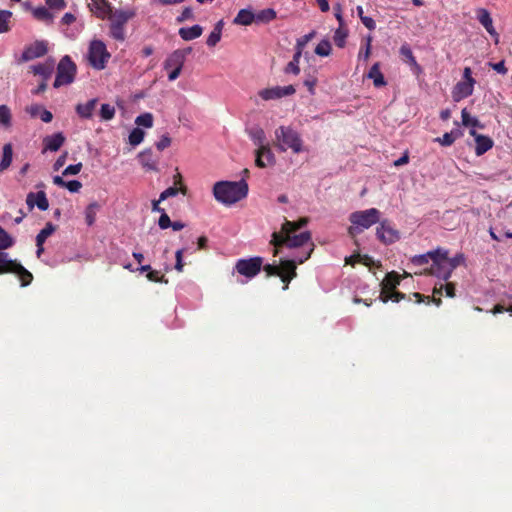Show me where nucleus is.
<instances>
[{"mask_svg":"<svg viewBox=\"0 0 512 512\" xmlns=\"http://www.w3.org/2000/svg\"><path fill=\"white\" fill-rule=\"evenodd\" d=\"M248 184L245 179L240 181H219L214 184L213 195L215 199L225 205H232L248 194Z\"/></svg>","mask_w":512,"mask_h":512,"instance_id":"obj_1","label":"nucleus"},{"mask_svg":"<svg viewBox=\"0 0 512 512\" xmlns=\"http://www.w3.org/2000/svg\"><path fill=\"white\" fill-rule=\"evenodd\" d=\"M381 212L376 208L355 211L350 214L349 221L351 226L348 228V234L352 238L369 229L376 223L380 222Z\"/></svg>","mask_w":512,"mask_h":512,"instance_id":"obj_2","label":"nucleus"},{"mask_svg":"<svg viewBox=\"0 0 512 512\" xmlns=\"http://www.w3.org/2000/svg\"><path fill=\"white\" fill-rule=\"evenodd\" d=\"M274 145L281 152L291 149L293 153L299 154L303 151V140L291 126L282 125L275 130Z\"/></svg>","mask_w":512,"mask_h":512,"instance_id":"obj_3","label":"nucleus"},{"mask_svg":"<svg viewBox=\"0 0 512 512\" xmlns=\"http://www.w3.org/2000/svg\"><path fill=\"white\" fill-rule=\"evenodd\" d=\"M311 243V233L304 231L300 234L282 235V233L273 232L271 235L270 244L274 246L273 256H277L279 248L286 246L289 248L302 247L305 244Z\"/></svg>","mask_w":512,"mask_h":512,"instance_id":"obj_4","label":"nucleus"},{"mask_svg":"<svg viewBox=\"0 0 512 512\" xmlns=\"http://www.w3.org/2000/svg\"><path fill=\"white\" fill-rule=\"evenodd\" d=\"M7 273L17 275L22 287L30 285L33 280L32 273L20 262L10 259L8 253L0 251V274Z\"/></svg>","mask_w":512,"mask_h":512,"instance_id":"obj_5","label":"nucleus"},{"mask_svg":"<svg viewBox=\"0 0 512 512\" xmlns=\"http://www.w3.org/2000/svg\"><path fill=\"white\" fill-rule=\"evenodd\" d=\"M76 75V65L70 56H64L57 66L56 78L53 86L59 88L63 85L71 84Z\"/></svg>","mask_w":512,"mask_h":512,"instance_id":"obj_6","label":"nucleus"},{"mask_svg":"<svg viewBox=\"0 0 512 512\" xmlns=\"http://www.w3.org/2000/svg\"><path fill=\"white\" fill-rule=\"evenodd\" d=\"M447 254L448 251L445 249H436V256L433 258L431 267L427 270L430 275L444 281H447L452 275L451 269H448L449 263L445 260Z\"/></svg>","mask_w":512,"mask_h":512,"instance_id":"obj_7","label":"nucleus"},{"mask_svg":"<svg viewBox=\"0 0 512 512\" xmlns=\"http://www.w3.org/2000/svg\"><path fill=\"white\" fill-rule=\"evenodd\" d=\"M109 57L110 54L107 52L106 46L102 41L94 40L91 42L88 59L94 68L98 70L104 69Z\"/></svg>","mask_w":512,"mask_h":512,"instance_id":"obj_8","label":"nucleus"},{"mask_svg":"<svg viewBox=\"0 0 512 512\" xmlns=\"http://www.w3.org/2000/svg\"><path fill=\"white\" fill-rule=\"evenodd\" d=\"M263 264V259L259 256L249 259H239L236 262L235 270L247 278L255 277L260 271Z\"/></svg>","mask_w":512,"mask_h":512,"instance_id":"obj_9","label":"nucleus"},{"mask_svg":"<svg viewBox=\"0 0 512 512\" xmlns=\"http://www.w3.org/2000/svg\"><path fill=\"white\" fill-rule=\"evenodd\" d=\"M376 236L383 244L390 245L400 239V232L392 226L389 220L385 219L380 220L379 226L376 228Z\"/></svg>","mask_w":512,"mask_h":512,"instance_id":"obj_10","label":"nucleus"},{"mask_svg":"<svg viewBox=\"0 0 512 512\" xmlns=\"http://www.w3.org/2000/svg\"><path fill=\"white\" fill-rule=\"evenodd\" d=\"M295 92V87L293 85H288L285 87L275 86L271 88H265L260 90L258 94L263 100L268 101L290 96L295 94Z\"/></svg>","mask_w":512,"mask_h":512,"instance_id":"obj_11","label":"nucleus"},{"mask_svg":"<svg viewBox=\"0 0 512 512\" xmlns=\"http://www.w3.org/2000/svg\"><path fill=\"white\" fill-rule=\"evenodd\" d=\"M47 51L48 47L45 41H35L24 49L21 55V61L27 62L35 58L42 57L47 53Z\"/></svg>","mask_w":512,"mask_h":512,"instance_id":"obj_12","label":"nucleus"},{"mask_svg":"<svg viewBox=\"0 0 512 512\" xmlns=\"http://www.w3.org/2000/svg\"><path fill=\"white\" fill-rule=\"evenodd\" d=\"M192 51L191 48L177 49L173 51L164 62V69L169 70L170 68L182 69L186 56Z\"/></svg>","mask_w":512,"mask_h":512,"instance_id":"obj_13","label":"nucleus"},{"mask_svg":"<svg viewBox=\"0 0 512 512\" xmlns=\"http://www.w3.org/2000/svg\"><path fill=\"white\" fill-rule=\"evenodd\" d=\"M476 81L471 80L470 82L460 81L452 90V98L455 102H459L464 98H467L473 94L474 85Z\"/></svg>","mask_w":512,"mask_h":512,"instance_id":"obj_14","label":"nucleus"},{"mask_svg":"<svg viewBox=\"0 0 512 512\" xmlns=\"http://www.w3.org/2000/svg\"><path fill=\"white\" fill-rule=\"evenodd\" d=\"M26 204L30 210H32L34 206H37L41 211H46L49 207V202L44 191L28 193L26 197Z\"/></svg>","mask_w":512,"mask_h":512,"instance_id":"obj_15","label":"nucleus"},{"mask_svg":"<svg viewBox=\"0 0 512 512\" xmlns=\"http://www.w3.org/2000/svg\"><path fill=\"white\" fill-rule=\"evenodd\" d=\"M90 11L97 18L105 19L111 14L112 7L108 0H91L88 4Z\"/></svg>","mask_w":512,"mask_h":512,"instance_id":"obj_16","label":"nucleus"},{"mask_svg":"<svg viewBox=\"0 0 512 512\" xmlns=\"http://www.w3.org/2000/svg\"><path fill=\"white\" fill-rule=\"evenodd\" d=\"M275 161L274 154L272 153L270 147L268 145L264 147H259L256 150V159L255 164L259 168H264L268 165L273 164Z\"/></svg>","mask_w":512,"mask_h":512,"instance_id":"obj_17","label":"nucleus"},{"mask_svg":"<svg viewBox=\"0 0 512 512\" xmlns=\"http://www.w3.org/2000/svg\"><path fill=\"white\" fill-rule=\"evenodd\" d=\"M174 184H175V186L167 188L160 194V200H166L169 197L176 196L178 193H182L183 195H186L187 187L185 185H183L182 176L180 173H177L174 176Z\"/></svg>","mask_w":512,"mask_h":512,"instance_id":"obj_18","label":"nucleus"},{"mask_svg":"<svg viewBox=\"0 0 512 512\" xmlns=\"http://www.w3.org/2000/svg\"><path fill=\"white\" fill-rule=\"evenodd\" d=\"M65 142V136L62 132L46 136L43 139L44 151L56 152Z\"/></svg>","mask_w":512,"mask_h":512,"instance_id":"obj_19","label":"nucleus"},{"mask_svg":"<svg viewBox=\"0 0 512 512\" xmlns=\"http://www.w3.org/2000/svg\"><path fill=\"white\" fill-rule=\"evenodd\" d=\"M54 60L48 59L42 64L31 66V70L35 75H39L43 80H48L54 71Z\"/></svg>","mask_w":512,"mask_h":512,"instance_id":"obj_20","label":"nucleus"},{"mask_svg":"<svg viewBox=\"0 0 512 512\" xmlns=\"http://www.w3.org/2000/svg\"><path fill=\"white\" fill-rule=\"evenodd\" d=\"M26 112L33 118L39 117L45 123H49L53 119L52 113L39 104L28 106Z\"/></svg>","mask_w":512,"mask_h":512,"instance_id":"obj_21","label":"nucleus"},{"mask_svg":"<svg viewBox=\"0 0 512 512\" xmlns=\"http://www.w3.org/2000/svg\"><path fill=\"white\" fill-rule=\"evenodd\" d=\"M135 16V12L131 9L128 10H116L111 11V14L108 16L111 20V23L125 26V24Z\"/></svg>","mask_w":512,"mask_h":512,"instance_id":"obj_22","label":"nucleus"},{"mask_svg":"<svg viewBox=\"0 0 512 512\" xmlns=\"http://www.w3.org/2000/svg\"><path fill=\"white\" fill-rule=\"evenodd\" d=\"M477 18L491 36L498 37V34L493 26V20L488 10L484 8L479 9L477 11Z\"/></svg>","mask_w":512,"mask_h":512,"instance_id":"obj_23","label":"nucleus"},{"mask_svg":"<svg viewBox=\"0 0 512 512\" xmlns=\"http://www.w3.org/2000/svg\"><path fill=\"white\" fill-rule=\"evenodd\" d=\"M139 162L141 165L150 171L157 170L158 160L155 159L153 152L151 149H147L139 153L138 155Z\"/></svg>","mask_w":512,"mask_h":512,"instance_id":"obj_24","label":"nucleus"},{"mask_svg":"<svg viewBox=\"0 0 512 512\" xmlns=\"http://www.w3.org/2000/svg\"><path fill=\"white\" fill-rule=\"evenodd\" d=\"M400 284V277L396 272H389L381 282V293L386 294L389 291L395 290Z\"/></svg>","mask_w":512,"mask_h":512,"instance_id":"obj_25","label":"nucleus"},{"mask_svg":"<svg viewBox=\"0 0 512 512\" xmlns=\"http://www.w3.org/2000/svg\"><path fill=\"white\" fill-rule=\"evenodd\" d=\"M445 290L447 297H454L455 296V285L452 282H448L445 285H441L440 288H434L433 290V302L439 306L441 304V298L442 290Z\"/></svg>","mask_w":512,"mask_h":512,"instance_id":"obj_26","label":"nucleus"},{"mask_svg":"<svg viewBox=\"0 0 512 512\" xmlns=\"http://www.w3.org/2000/svg\"><path fill=\"white\" fill-rule=\"evenodd\" d=\"M476 147L475 153L477 156H481L493 147V140L485 135L476 136Z\"/></svg>","mask_w":512,"mask_h":512,"instance_id":"obj_27","label":"nucleus"},{"mask_svg":"<svg viewBox=\"0 0 512 512\" xmlns=\"http://www.w3.org/2000/svg\"><path fill=\"white\" fill-rule=\"evenodd\" d=\"M203 28L196 24L192 27H182L179 29L180 37L185 41H190L201 36Z\"/></svg>","mask_w":512,"mask_h":512,"instance_id":"obj_28","label":"nucleus"},{"mask_svg":"<svg viewBox=\"0 0 512 512\" xmlns=\"http://www.w3.org/2000/svg\"><path fill=\"white\" fill-rule=\"evenodd\" d=\"M13 159V147L11 143H6L2 149V159L0 161V173L6 171Z\"/></svg>","mask_w":512,"mask_h":512,"instance_id":"obj_29","label":"nucleus"},{"mask_svg":"<svg viewBox=\"0 0 512 512\" xmlns=\"http://www.w3.org/2000/svg\"><path fill=\"white\" fill-rule=\"evenodd\" d=\"M96 104L97 99H91L85 104H78L76 106V112L80 117L89 119L92 117Z\"/></svg>","mask_w":512,"mask_h":512,"instance_id":"obj_30","label":"nucleus"},{"mask_svg":"<svg viewBox=\"0 0 512 512\" xmlns=\"http://www.w3.org/2000/svg\"><path fill=\"white\" fill-rule=\"evenodd\" d=\"M255 21V14L248 9H241L233 20L237 25H250Z\"/></svg>","mask_w":512,"mask_h":512,"instance_id":"obj_31","label":"nucleus"},{"mask_svg":"<svg viewBox=\"0 0 512 512\" xmlns=\"http://www.w3.org/2000/svg\"><path fill=\"white\" fill-rule=\"evenodd\" d=\"M368 78L373 80V84L375 87H382L386 85V81L382 72L380 71V64L377 62L373 64L368 72Z\"/></svg>","mask_w":512,"mask_h":512,"instance_id":"obj_32","label":"nucleus"},{"mask_svg":"<svg viewBox=\"0 0 512 512\" xmlns=\"http://www.w3.org/2000/svg\"><path fill=\"white\" fill-rule=\"evenodd\" d=\"M223 25V20H220L215 24L213 31L209 34L206 40V44L209 47L216 46L218 42L221 40Z\"/></svg>","mask_w":512,"mask_h":512,"instance_id":"obj_33","label":"nucleus"},{"mask_svg":"<svg viewBox=\"0 0 512 512\" xmlns=\"http://www.w3.org/2000/svg\"><path fill=\"white\" fill-rule=\"evenodd\" d=\"M349 30L346 25H339L334 32L333 40L337 47L343 48L346 45Z\"/></svg>","mask_w":512,"mask_h":512,"instance_id":"obj_34","label":"nucleus"},{"mask_svg":"<svg viewBox=\"0 0 512 512\" xmlns=\"http://www.w3.org/2000/svg\"><path fill=\"white\" fill-rule=\"evenodd\" d=\"M462 136V132L459 128L453 129L450 132L443 134L442 137L436 138L435 141L439 142L442 146L452 145L456 139Z\"/></svg>","mask_w":512,"mask_h":512,"instance_id":"obj_35","label":"nucleus"},{"mask_svg":"<svg viewBox=\"0 0 512 512\" xmlns=\"http://www.w3.org/2000/svg\"><path fill=\"white\" fill-rule=\"evenodd\" d=\"M301 56H302V53L300 51L295 50L292 60L284 68V72L286 74L291 73L294 75H298L300 73L299 62H300Z\"/></svg>","mask_w":512,"mask_h":512,"instance_id":"obj_36","label":"nucleus"},{"mask_svg":"<svg viewBox=\"0 0 512 512\" xmlns=\"http://www.w3.org/2000/svg\"><path fill=\"white\" fill-rule=\"evenodd\" d=\"M35 19L50 24L53 22V14L46 7H37L33 10Z\"/></svg>","mask_w":512,"mask_h":512,"instance_id":"obj_37","label":"nucleus"},{"mask_svg":"<svg viewBox=\"0 0 512 512\" xmlns=\"http://www.w3.org/2000/svg\"><path fill=\"white\" fill-rule=\"evenodd\" d=\"M276 18V11L272 8H267L259 11L255 14V22L257 23H269Z\"/></svg>","mask_w":512,"mask_h":512,"instance_id":"obj_38","label":"nucleus"},{"mask_svg":"<svg viewBox=\"0 0 512 512\" xmlns=\"http://www.w3.org/2000/svg\"><path fill=\"white\" fill-rule=\"evenodd\" d=\"M56 230V226L51 222H47L45 227L37 234L36 243L44 244L46 239L51 236Z\"/></svg>","mask_w":512,"mask_h":512,"instance_id":"obj_39","label":"nucleus"},{"mask_svg":"<svg viewBox=\"0 0 512 512\" xmlns=\"http://www.w3.org/2000/svg\"><path fill=\"white\" fill-rule=\"evenodd\" d=\"M435 256H436V250H433V251H429L425 254L415 255L414 257H412L411 262L414 265L423 266V265H426L429 261H433V258Z\"/></svg>","mask_w":512,"mask_h":512,"instance_id":"obj_40","label":"nucleus"},{"mask_svg":"<svg viewBox=\"0 0 512 512\" xmlns=\"http://www.w3.org/2000/svg\"><path fill=\"white\" fill-rule=\"evenodd\" d=\"M99 205L96 202L90 203L85 210V221L88 226H92L96 220V213Z\"/></svg>","mask_w":512,"mask_h":512,"instance_id":"obj_41","label":"nucleus"},{"mask_svg":"<svg viewBox=\"0 0 512 512\" xmlns=\"http://www.w3.org/2000/svg\"><path fill=\"white\" fill-rule=\"evenodd\" d=\"M461 117H462V124L464 126L479 127L481 129L483 128V125L480 123V121L477 118L472 117L466 108H464L462 110Z\"/></svg>","mask_w":512,"mask_h":512,"instance_id":"obj_42","label":"nucleus"},{"mask_svg":"<svg viewBox=\"0 0 512 512\" xmlns=\"http://www.w3.org/2000/svg\"><path fill=\"white\" fill-rule=\"evenodd\" d=\"M279 268H281L280 275H292L296 276V262L294 260H283L281 261Z\"/></svg>","mask_w":512,"mask_h":512,"instance_id":"obj_43","label":"nucleus"},{"mask_svg":"<svg viewBox=\"0 0 512 512\" xmlns=\"http://www.w3.org/2000/svg\"><path fill=\"white\" fill-rule=\"evenodd\" d=\"M332 50L331 43L324 39L318 43L315 48V54L321 57H327L330 55Z\"/></svg>","mask_w":512,"mask_h":512,"instance_id":"obj_44","label":"nucleus"},{"mask_svg":"<svg viewBox=\"0 0 512 512\" xmlns=\"http://www.w3.org/2000/svg\"><path fill=\"white\" fill-rule=\"evenodd\" d=\"M250 137L253 140L254 144L258 146V148L266 146L264 144L266 137H265V133H264L263 129H261V128L253 129L250 132Z\"/></svg>","mask_w":512,"mask_h":512,"instance_id":"obj_45","label":"nucleus"},{"mask_svg":"<svg viewBox=\"0 0 512 512\" xmlns=\"http://www.w3.org/2000/svg\"><path fill=\"white\" fill-rule=\"evenodd\" d=\"M404 298H405V294H403L399 291H396V290L389 291L386 294H380V300L383 303H387L389 300L398 303Z\"/></svg>","mask_w":512,"mask_h":512,"instance_id":"obj_46","label":"nucleus"},{"mask_svg":"<svg viewBox=\"0 0 512 512\" xmlns=\"http://www.w3.org/2000/svg\"><path fill=\"white\" fill-rule=\"evenodd\" d=\"M12 17V13L8 10H0V33L9 31V22Z\"/></svg>","mask_w":512,"mask_h":512,"instance_id":"obj_47","label":"nucleus"},{"mask_svg":"<svg viewBox=\"0 0 512 512\" xmlns=\"http://www.w3.org/2000/svg\"><path fill=\"white\" fill-rule=\"evenodd\" d=\"M144 131L140 128H134L129 134V143L132 146L139 145L144 139Z\"/></svg>","mask_w":512,"mask_h":512,"instance_id":"obj_48","label":"nucleus"},{"mask_svg":"<svg viewBox=\"0 0 512 512\" xmlns=\"http://www.w3.org/2000/svg\"><path fill=\"white\" fill-rule=\"evenodd\" d=\"M13 244V238L0 227V251L10 248Z\"/></svg>","mask_w":512,"mask_h":512,"instance_id":"obj_49","label":"nucleus"},{"mask_svg":"<svg viewBox=\"0 0 512 512\" xmlns=\"http://www.w3.org/2000/svg\"><path fill=\"white\" fill-rule=\"evenodd\" d=\"M315 35H316V32L312 31V32L298 38L296 41L295 50L300 51L302 53L305 46L315 37Z\"/></svg>","mask_w":512,"mask_h":512,"instance_id":"obj_50","label":"nucleus"},{"mask_svg":"<svg viewBox=\"0 0 512 512\" xmlns=\"http://www.w3.org/2000/svg\"><path fill=\"white\" fill-rule=\"evenodd\" d=\"M115 116V108L110 104H102L100 109V117L104 121H109Z\"/></svg>","mask_w":512,"mask_h":512,"instance_id":"obj_51","label":"nucleus"},{"mask_svg":"<svg viewBox=\"0 0 512 512\" xmlns=\"http://www.w3.org/2000/svg\"><path fill=\"white\" fill-rule=\"evenodd\" d=\"M11 112L6 105H0V124L4 127L11 126Z\"/></svg>","mask_w":512,"mask_h":512,"instance_id":"obj_52","label":"nucleus"},{"mask_svg":"<svg viewBox=\"0 0 512 512\" xmlns=\"http://www.w3.org/2000/svg\"><path fill=\"white\" fill-rule=\"evenodd\" d=\"M135 123L138 126H143L145 128H151L153 126V115L148 112L143 113L136 118Z\"/></svg>","mask_w":512,"mask_h":512,"instance_id":"obj_53","label":"nucleus"},{"mask_svg":"<svg viewBox=\"0 0 512 512\" xmlns=\"http://www.w3.org/2000/svg\"><path fill=\"white\" fill-rule=\"evenodd\" d=\"M110 34L114 39L123 41L125 39L124 26L111 23Z\"/></svg>","mask_w":512,"mask_h":512,"instance_id":"obj_54","label":"nucleus"},{"mask_svg":"<svg viewBox=\"0 0 512 512\" xmlns=\"http://www.w3.org/2000/svg\"><path fill=\"white\" fill-rule=\"evenodd\" d=\"M445 260H447V262L449 263L448 269H451V271L453 272L459 265L464 263L465 257H464V254L459 253V254L455 255L454 257L449 258L448 254H447Z\"/></svg>","mask_w":512,"mask_h":512,"instance_id":"obj_55","label":"nucleus"},{"mask_svg":"<svg viewBox=\"0 0 512 512\" xmlns=\"http://www.w3.org/2000/svg\"><path fill=\"white\" fill-rule=\"evenodd\" d=\"M297 231L296 223L293 221H289L285 219V222L282 224L281 231L282 235H292Z\"/></svg>","mask_w":512,"mask_h":512,"instance_id":"obj_56","label":"nucleus"},{"mask_svg":"<svg viewBox=\"0 0 512 512\" xmlns=\"http://www.w3.org/2000/svg\"><path fill=\"white\" fill-rule=\"evenodd\" d=\"M263 270L266 272V275L268 277L279 276L280 272H281V268H279V265H277L275 263L274 264H266L263 267Z\"/></svg>","mask_w":512,"mask_h":512,"instance_id":"obj_57","label":"nucleus"},{"mask_svg":"<svg viewBox=\"0 0 512 512\" xmlns=\"http://www.w3.org/2000/svg\"><path fill=\"white\" fill-rule=\"evenodd\" d=\"M146 277L151 282L168 283V280L164 279V275H160V272L157 270L149 271V273H147Z\"/></svg>","mask_w":512,"mask_h":512,"instance_id":"obj_58","label":"nucleus"},{"mask_svg":"<svg viewBox=\"0 0 512 512\" xmlns=\"http://www.w3.org/2000/svg\"><path fill=\"white\" fill-rule=\"evenodd\" d=\"M184 251H185L184 249H179L175 253V259H176L175 269L178 272H182L183 268H184V262H183Z\"/></svg>","mask_w":512,"mask_h":512,"instance_id":"obj_59","label":"nucleus"},{"mask_svg":"<svg viewBox=\"0 0 512 512\" xmlns=\"http://www.w3.org/2000/svg\"><path fill=\"white\" fill-rule=\"evenodd\" d=\"M158 226L162 230L170 228L171 220L166 212L161 213L159 220H158Z\"/></svg>","mask_w":512,"mask_h":512,"instance_id":"obj_60","label":"nucleus"},{"mask_svg":"<svg viewBox=\"0 0 512 512\" xmlns=\"http://www.w3.org/2000/svg\"><path fill=\"white\" fill-rule=\"evenodd\" d=\"M50 9L63 10L66 7L65 0H45Z\"/></svg>","mask_w":512,"mask_h":512,"instance_id":"obj_61","label":"nucleus"},{"mask_svg":"<svg viewBox=\"0 0 512 512\" xmlns=\"http://www.w3.org/2000/svg\"><path fill=\"white\" fill-rule=\"evenodd\" d=\"M81 169H82V163H77V164L69 165L63 171V175L64 176L76 175V174H78L81 171Z\"/></svg>","mask_w":512,"mask_h":512,"instance_id":"obj_62","label":"nucleus"},{"mask_svg":"<svg viewBox=\"0 0 512 512\" xmlns=\"http://www.w3.org/2000/svg\"><path fill=\"white\" fill-rule=\"evenodd\" d=\"M400 54L408 59L411 63H416L415 57L412 53V50L408 45H402L400 48Z\"/></svg>","mask_w":512,"mask_h":512,"instance_id":"obj_63","label":"nucleus"},{"mask_svg":"<svg viewBox=\"0 0 512 512\" xmlns=\"http://www.w3.org/2000/svg\"><path fill=\"white\" fill-rule=\"evenodd\" d=\"M171 145V138L166 134L163 135L160 140L156 143V147L159 151H163Z\"/></svg>","mask_w":512,"mask_h":512,"instance_id":"obj_64","label":"nucleus"}]
</instances>
